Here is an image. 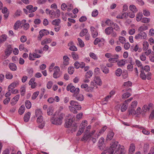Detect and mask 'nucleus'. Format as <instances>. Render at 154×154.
<instances>
[{"label":"nucleus","mask_w":154,"mask_h":154,"mask_svg":"<svg viewBox=\"0 0 154 154\" xmlns=\"http://www.w3.org/2000/svg\"><path fill=\"white\" fill-rule=\"evenodd\" d=\"M7 36L6 35H3L0 37V43H3L5 41L7 38Z\"/></svg>","instance_id":"41"},{"label":"nucleus","mask_w":154,"mask_h":154,"mask_svg":"<svg viewBox=\"0 0 154 154\" xmlns=\"http://www.w3.org/2000/svg\"><path fill=\"white\" fill-rule=\"evenodd\" d=\"M39 94V92L36 91L33 93L32 96L31 98L32 100H34L37 97Z\"/></svg>","instance_id":"53"},{"label":"nucleus","mask_w":154,"mask_h":154,"mask_svg":"<svg viewBox=\"0 0 154 154\" xmlns=\"http://www.w3.org/2000/svg\"><path fill=\"white\" fill-rule=\"evenodd\" d=\"M66 90L67 91H70L72 93H73L75 94H78L79 92V88H76L71 84H69L66 87Z\"/></svg>","instance_id":"7"},{"label":"nucleus","mask_w":154,"mask_h":154,"mask_svg":"<svg viewBox=\"0 0 154 154\" xmlns=\"http://www.w3.org/2000/svg\"><path fill=\"white\" fill-rule=\"evenodd\" d=\"M72 57L73 59L74 60H76L79 58V57L78 54L76 53L72 52L71 53Z\"/></svg>","instance_id":"38"},{"label":"nucleus","mask_w":154,"mask_h":154,"mask_svg":"<svg viewBox=\"0 0 154 154\" xmlns=\"http://www.w3.org/2000/svg\"><path fill=\"white\" fill-rule=\"evenodd\" d=\"M139 33L136 35L134 38L136 40L144 39L147 37V34L144 32L138 31Z\"/></svg>","instance_id":"8"},{"label":"nucleus","mask_w":154,"mask_h":154,"mask_svg":"<svg viewBox=\"0 0 154 154\" xmlns=\"http://www.w3.org/2000/svg\"><path fill=\"white\" fill-rule=\"evenodd\" d=\"M135 62L136 65L138 67L140 68V69H143V66L140 61L136 59Z\"/></svg>","instance_id":"33"},{"label":"nucleus","mask_w":154,"mask_h":154,"mask_svg":"<svg viewBox=\"0 0 154 154\" xmlns=\"http://www.w3.org/2000/svg\"><path fill=\"white\" fill-rule=\"evenodd\" d=\"M114 135V133L112 131H109L108 134L106 137V140H111Z\"/></svg>","instance_id":"29"},{"label":"nucleus","mask_w":154,"mask_h":154,"mask_svg":"<svg viewBox=\"0 0 154 154\" xmlns=\"http://www.w3.org/2000/svg\"><path fill=\"white\" fill-rule=\"evenodd\" d=\"M27 72L29 74V76L30 77L32 76L33 73V69L32 68H29L27 69Z\"/></svg>","instance_id":"49"},{"label":"nucleus","mask_w":154,"mask_h":154,"mask_svg":"<svg viewBox=\"0 0 154 154\" xmlns=\"http://www.w3.org/2000/svg\"><path fill=\"white\" fill-rule=\"evenodd\" d=\"M151 50L149 49L146 51L142 52L139 55L140 59L142 61H146L147 59L146 56H148L151 53Z\"/></svg>","instance_id":"5"},{"label":"nucleus","mask_w":154,"mask_h":154,"mask_svg":"<svg viewBox=\"0 0 154 154\" xmlns=\"http://www.w3.org/2000/svg\"><path fill=\"white\" fill-rule=\"evenodd\" d=\"M128 105L123 103L121 106V110L122 112H125L127 109Z\"/></svg>","instance_id":"57"},{"label":"nucleus","mask_w":154,"mask_h":154,"mask_svg":"<svg viewBox=\"0 0 154 154\" xmlns=\"http://www.w3.org/2000/svg\"><path fill=\"white\" fill-rule=\"evenodd\" d=\"M76 98L78 100L82 101L84 100V97L82 94H79L76 96Z\"/></svg>","instance_id":"44"},{"label":"nucleus","mask_w":154,"mask_h":154,"mask_svg":"<svg viewBox=\"0 0 154 154\" xmlns=\"http://www.w3.org/2000/svg\"><path fill=\"white\" fill-rule=\"evenodd\" d=\"M149 44L148 42L146 41H144L142 43V49L145 51H147L149 47Z\"/></svg>","instance_id":"17"},{"label":"nucleus","mask_w":154,"mask_h":154,"mask_svg":"<svg viewBox=\"0 0 154 154\" xmlns=\"http://www.w3.org/2000/svg\"><path fill=\"white\" fill-rule=\"evenodd\" d=\"M133 51L135 52H137L138 51V52H140L142 50V49L140 48H139V46L137 44L135 46L134 48L133 49Z\"/></svg>","instance_id":"59"},{"label":"nucleus","mask_w":154,"mask_h":154,"mask_svg":"<svg viewBox=\"0 0 154 154\" xmlns=\"http://www.w3.org/2000/svg\"><path fill=\"white\" fill-rule=\"evenodd\" d=\"M19 80H16L14 82L11 83L8 87V89H10L12 90L14 88L16 87L19 84Z\"/></svg>","instance_id":"15"},{"label":"nucleus","mask_w":154,"mask_h":154,"mask_svg":"<svg viewBox=\"0 0 154 154\" xmlns=\"http://www.w3.org/2000/svg\"><path fill=\"white\" fill-rule=\"evenodd\" d=\"M150 19L144 17L142 18L141 20V22L144 23H148L150 21Z\"/></svg>","instance_id":"52"},{"label":"nucleus","mask_w":154,"mask_h":154,"mask_svg":"<svg viewBox=\"0 0 154 154\" xmlns=\"http://www.w3.org/2000/svg\"><path fill=\"white\" fill-rule=\"evenodd\" d=\"M135 145L133 143L131 144L130 145L129 149V152L128 154H133L135 151Z\"/></svg>","instance_id":"22"},{"label":"nucleus","mask_w":154,"mask_h":154,"mask_svg":"<svg viewBox=\"0 0 154 154\" xmlns=\"http://www.w3.org/2000/svg\"><path fill=\"white\" fill-rule=\"evenodd\" d=\"M42 113L40 109H37L35 111V116L36 117L42 116Z\"/></svg>","instance_id":"37"},{"label":"nucleus","mask_w":154,"mask_h":154,"mask_svg":"<svg viewBox=\"0 0 154 154\" xmlns=\"http://www.w3.org/2000/svg\"><path fill=\"white\" fill-rule=\"evenodd\" d=\"M105 32L106 35H111L112 36L114 37H116L117 36V33L114 31L113 28L111 26L106 28L105 29Z\"/></svg>","instance_id":"6"},{"label":"nucleus","mask_w":154,"mask_h":154,"mask_svg":"<svg viewBox=\"0 0 154 154\" xmlns=\"http://www.w3.org/2000/svg\"><path fill=\"white\" fill-rule=\"evenodd\" d=\"M140 129L142 130V132L145 134L148 135L149 134V132L144 129L143 127H140Z\"/></svg>","instance_id":"64"},{"label":"nucleus","mask_w":154,"mask_h":154,"mask_svg":"<svg viewBox=\"0 0 154 154\" xmlns=\"http://www.w3.org/2000/svg\"><path fill=\"white\" fill-rule=\"evenodd\" d=\"M143 16L142 14L140 13H138L136 17L137 21L138 22H139L140 20L141 21L142 18Z\"/></svg>","instance_id":"45"},{"label":"nucleus","mask_w":154,"mask_h":154,"mask_svg":"<svg viewBox=\"0 0 154 154\" xmlns=\"http://www.w3.org/2000/svg\"><path fill=\"white\" fill-rule=\"evenodd\" d=\"M26 8L27 9L29 10V12H33L35 11L37 9V7H35L33 8V6L32 5H27Z\"/></svg>","instance_id":"20"},{"label":"nucleus","mask_w":154,"mask_h":154,"mask_svg":"<svg viewBox=\"0 0 154 154\" xmlns=\"http://www.w3.org/2000/svg\"><path fill=\"white\" fill-rule=\"evenodd\" d=\"M78 41L80 47L82 48L84 47L85 45L84 43L81 39L78 38Z\"/></svg>","instance_id":"58"},{"label":"nucleus","mask_w":154,"mask_h":154,"mask_svg":"<svg viewBox=\"0 0 154 154\" xmlns=\"http://www.w3.org/2000/svg\"><path fill=\"white\" fill-rule=\"evenodd\" d=\"M31 113L30 112H28L26 113L24 117V121L26 122H28Z\"/></svg>","instance_id":"35"},{"label":"nucleus","mask_w":154,"mask_h":154,"mask_svg":"<svg viewBox=\"0 0 154 154\" xmlns=\"http://www.w3.org/2000/svg\"><path fill=\"white\" fill-rule=\"evenodd\" d=\"M104 141V138L103 137H101L99 140V146H98L99 147V149L101 150H102L103 149V148L102 147V146L103 145V143Z\"/></svg>","instance_id":"25"},{"label":"nucleus","mask_w":154,"mask_h":154,"mask_svg":"<svg viewBox=\"0 0 154 154\" xmlns=\"http://www.w3.org/2000/svg\"><path fill=\"white\" fill-rule=\"evenodd\" d=\"M21 23L20 21L17 20L15 23L14 26V29L15 30H17L19 28V26L21 25Z\"/></svg>","instance_id":"32"},{"label":"nucleus","mask_w":154,"mask_h":154,"mask_svg":"<svg viewBox=\"0 0 154 154\" xmlns=\"http://www.w3.org/2000/svg\"><path fill=\"white\" fill-rule=\"evenodd\" d=\"M9 67L10 69L12 71H15L17 69L16 65L14 63H10L9 64Z\"/></svg>","instance_id":"27"},{"label":"nucleus","mask_w":154,"mask_h":154,"mask_svg":"<svg viewBox=\"0 0 154 154\" xmlns=\"http://www.w3.org/2000/svg\"><path fill=\"white\" fill-rule=\"evenodd\" d=\"M25 106L28 109H29L31 107V103L28 100H27L25 102Z\"/></svg>","instance_id":"56"},{"label":"nucleus","mask_w":154,"mask_h":154,"mask_svg":"<svg viewBox=\"0 0 154 154\" xmlns=\"http://www.w3.org/2000/svg\"><path fill=\"white\" fill-rule=\"evenodd\" d=\"M119 57L118 54H112L111 58L108 60V61L111 63H114L117 62Z\"/></svg>","instance_id":"11"},{"label":"nucleus","mask_w":154,"mask_h":154,"mask_svg":"<svg viewBox=\"0 0 154 154\" xmlns=\"http://www.w3.org/2000/svg\"><path fill=\"white\" fill-rule=\"evenodd\" d=\"M106 126H104L103 127L101 130L98 133H97L95 134V137H96V138H98L99 137L100 135L102 134H103L106 130Z\"/></svg>","instance_id":"21"},{"label":"nucleus","mask_w":154,"mask_h":154,"mask_svg":"<svg viewBox=\"0 0 154 154\" xmlns=\"http://www.w3.org/2000/svg\"><path fill=\"white\" fill-rule=\"evenodd\" d=\"M88 29H84L82 30L80 33V35L81 36H83L86 34L88 32Z\"/></svg>","instance_id":"48"},{"label":"nucleus","mask_w":154,"mask_h":154,"mask_svg":"<svg viewBox=\"0 0 154 154\" xmlns=\"http://www.w3.org/2000/svg\"><path fill=\"white\" fill-rule=\"evenodd\" d=\"M70 104L71 106H69V108L70 111L74 113H77V110H80L81 109V106L76 101L71 100Z\"/></svg>","instance_id":"2"},{"label":"nucleus","mask_w":154,"mask_h":154,"mask_svg":"<svg viewBox=\"0 0 154 154\" xmlns=\"http://www.w3.org/2000/svg\"><path fill=\"white\" fill-rule=\"evenodd\" d=\"M12 50L13 49L10 45H8L5 51V54L7 56H9L11 54Z\"/></svg>","instance_id":"18"},{"label":"nucleus","mask_w":154,"mask_h":154,"mask_svg":"<svg viewBox=\"0 0 154 154\" xmlns=\"http://www.w3.org/2000/svg\"><path fill=\"white\" fill-rule=\"evenodd\" d=\"M64 116V114L61 113L56 117H52L51 119V121L53 124L60 125L62 123L63 119Z\"/></svg>","instance_id":"3"},{"label":"nucleus","mask_w":154,"mask_h":154,"mask_svg":"<svg viewBox=\"0 0 154 154\" xmlns=\"http://www.w3.org/2000/svg\"><path fill=\"white\" fill-rule=\"evenodd\" d=\"M49 33V32L47 30L45 29L41 30L39 32V36L38 37V38L41 39L43 36L48 35Z\"/></svg>","instance_id":"12"},{"label":"nucleus","mask_w":154,"mask_h":154,"mask_svg":"<svg viewBox=\"0 0 154 154\" xmlns=\"http://www.w3.org/2000/svg\"><path fill=\"white\" fill-rule=\"evenodd\" d=\"M148 29V27L145 24H143L139 27L138 29V31L144 32V31Z\"/></svg>","instance_id":"28"},{"label":"nucleus","mask_w":154,"mask_h":154,"mask_svg":"<svg viewBox=\"0 0 154 154\" xmlns=\"http://www.w3.org/2000/svg\"><path fill=\"white\" fill-rule=\"evenodd\" d=\"M20 97V95L17 94L11 100V104L12 106L15 105L18 101Z\"/></svg>","instance_id":"16"},{"label":"nucleus","mask_w":154,"mask_h":154,"mask_svg":"<svg viewBox=\"0 0 154 154\" xmlns=\"http://www.w3.org/2000/svg\"><path fill=\"white\" fill-rule=\"evenodd\" d=\"M50 17L51 19L57 18L55 15V12L53 10H51L50 11Z\"/></svg>","instance_id":"40"},{"label":"nucleus","mask_w":154,"mask_h":154,"mask_svg":"<svg viewBox=\"0 0 154 154\" xmlns=\"http://www.w3.org/2000/svg\"><path fill=\"white\" fill-rule=\"evenodd\" d=\"M113 29H114L116 31H119L120 30V28L119 26L116 23H114L113 24Z\"/></svg>","instance_id":"63"},{"label":"nucleus","mask_w":154,"mask_h":154,"mask_svg":"<svg viewBox=\"0 0 154 154\" xmlns=\"http://www.w3.org/2000/svg\"><path fill=\"white\" fill-rule=\"evenodd\" d=\"M68 72L70 75L72 74L74 71V68L73 66H70L68 68Z\"/></svg>","instance_id":"55"},{"label":"nucleus","mask_w":154,"mask_h":154,"mask_svg":"<svg viewBox=\"0 0 154 154\" xmlns=\"http://www.w3.org/2000/svg\"><path fill=\"white\" fill-rule=\"evenodd\" d=\"M132 85V83L131 82L128 81L127 82H124L123 84V87L124 88H125L127 87L131 86Z\"/></svg>","instance_id":"46"},{"label":"nucleus","mask_w":154,"mask_h":154,"mask_svg":"<svg viewBox=\"0 0 154 154\" xmlns=\"http://www.w3.org/2000/svg\"><path fill=\"white\" fill-rule=\"evenodd\" d=\"M95 132V131L94 130L92 131V132L89 134H85L81 140L82 141H83L85 140L87 141L89 140H92L93 143H95L96 142V139H97L96 137H95V135L94 134Z\"/></svg>","instance_id":"4"},{"label":"nucleus","mask_w":154,"mask_h":154,"mask_svg":"<svg viewBox=\"0 0 154 154\" xmlns=\"http://www.w3.org/2000/svg\"><path fill=\"white\" fill-rule=\"evenodd\" d=\"M73 121L71 115L70 114L68 115L66 119L65 123V126L66 128H69L72 125Z\"/></svg>","instance_id":"9"},{"label":"nucleus","mask_w":154,"mask_h":154,"mask_svg":"<svg viewBox=\"0 0 154 154\" xmlns=\"http://www.w3.org/2000/svg\"><path fill=\"white\" fill-rule=\"evenodd\" d=\"M128 112L129 115H131L133 116L135 115V114H136L135 110L134 109V108L131 107H129L128 108Z\"/></svg>","instance_id":"30"},{"label":"nucleus","mask_w":154,"mask_h":154,"mask_svg":"<svg viewBox=\"0 0 154 154\" xmlns=\"http://www.w3.org/2000/svg\"><path fill=\"white\" fill-rule=\"evenodd\" d=\"M93 75V72L92 71L89 70L87 72L85 75V77L90 78Z\"/></svg>","instance_id":"51"},{"label":"nucleus","mask_w":154,"mask_h":154,"mask_svg":"<svg viewBox=\"0 0 154 154\" xmlns=\"http://www.w3.org/2000/svg\"><path fill=\"white\" fill-rule=\"evenodd\" d=\"M25 107L23 105H22L19 108L18 112L20 115H22L25 111Z\"/></svg>","instance_id":"39"},{"label":"nucleus","mask_w":154,"mask_h":154,"mask_svg":"<svg viewBox=\"0 0 154 154\" xmlns=\"http://www.w3.org/2000/svg\"><path fill=\"white\" fill-rule=\"evenodd\" d=\"M20 92L22 96H24L25 94L26 89L25 87L23 86L20 88Z\"/></svg>","instance_id":"60"},{"label":"nucleus","mask_w":154,"mask_h":154,"mask_svg":"<svg viewBox=\"0 0 154 154\" xmlns=\"http://www.w3.org/2000/svg\"><path fill=\"white\" fill-rule=\"evenodd\" d=\"M131 94L129 92H127L123 94L122 96V98L123 99H126L130 96Z\"/></svg>","instance_id":"42"},{"label":"nucleus","mask_w":154,"mask_h":154,"mask_svg":"<svg viewBox=\"0 0 154 154\" xmlns=\"http://www.w3.org/2000/svg\"><path fill=\"white\" fill-rule=\"evenodd\" d=\"M95 83L99 86H101L102 85V81L99 77H96L94 79Z\"/></svg>","instance_id":"26"},{"label":"nucleus","mask_w":154,"mask_h":154,"mask_svg":"<svg viewBox=\"0 0 154 154\" xmlns=\"http://www.w3.org/2000/svg\"><path fill=\"white\" fill-rule=\"evenodd\" d=\"M125 154V151L124 149H120V146L118 143L116 142L111 145L110 147L103 152L101 154Z\"/></svg>","instance_id":"1"},{"label":"nucleus","mask_w":154,"mask_h":154,"mask_svg":"<svg viewBox=\"0 0 154 154\" xmlns=\"http://www.w3.org/2000/svg\"><path fill=\"white\" fill-rule=\"evenodd\" d=\"M89 55L91 58L95 60H97L98 59V57L93 52L90 53Z\"/></svg>","instance_id":"50"},{"label":"nucleus","mask_w":154,"mask_h":154,"mask_svg":"<svg viewBox=\"0 0 154 154\" xmlns=\"http://www.w3.org/2000/svg\"><path fill=\"white\" fill-rule=\"evenodd\" d=\"M35 78H32L29 82V85H31V88H35L37 85V84L35 82Z\"/></svg>","instance_id":"14"},{"label":"nucleus","mask_w":154,"mask_h":154,"mask_svg":"<svg viewBox=\"0 0 154 154\" xmlns=\"http://www.w3.org/2000/svg\"><path fill=\"white\" fill-rule=\"evenodd\" d=\"M119 40L120 43L122 44H123L125 43L126 39L125 38L123 37L119 36Z\"/></svg>","instance_id":"61"},{"label":"nucleus","mask_w":154,"mask_h":154,"mask_svg":"<svg viewBox=\"0 0 154 154\" xmlns=\"http://www.w3.org/2000/svg\"><path fill=\"white\" fill-rule=\"evenodd\" d=\"M141 108L140 107H138L136 110H135L136 114L135 115H136V116L138 117L139 116L140 114L141 113L140 112Z\"/></svg>","instance_id":"62"},{"label":"nucleus","mask_w":154,"mask_h":154,"mask_svg":"<svg viewBox=\"0 0 154 154\" xmlns=\"http://www.w3.org/2000/svg\"><path fill=\"white\" fill-rule=\"evenodd\" d=\"M128 16V13L125 12L123 14H120L118 15L116 18L119 19H122L124 18H126Z\"/></svg>","instance_id":"24"},{"label":"nucleus","mask_w":154,"mask_h":154,"mask_svg":"<svg viewBox=\"0 0 154 154\" xmlns=\"http://www.w3.org/2000/svg\"><path fill=\"white\" fill-rule=\"evenodd\" d=\"M61 22L59 19H56L54 20L52 22V24L55 26H59Z\"/></svg>","instance_id":"36"},{"label":"nucleus","mask_w":154,"mask_h":154,"mask_svg":"<svg viewBox=\"0 0 154 154\" xmlns=\"http://www.w3.org/2000/svg\"><path fill=\"white\" fill-rule=\"evenodd\" d=\"M87 125V121L86 120H85L81 124L80 126L79 129L81 130H83V131H84L85 127Z\"/></svg>","instance_id":"31"},{"label":"nucleus","mask_w":154,"mask_h":154,"mask_svg":"<svg viewBox=\"0 0 154 154\" xmlns=\"http://www.w3.org/2000/svg\"><path fill=\"white\" fill-rule=\"evenodd\" d=\"M90 30L91 33V35L93 38H95L97 37L98 33L97 29L93 26H91L90 27Z\"/></svg>","instance_id":"13"},{"label":"nucleus","mask_w":154,"mask_h":154,"mask_svg":"<svg viewBox=\"0 0 154 154\" xmlns=\"http://www.w3.org/2000/svg\"><path fill=\"white\" fill-rule=\"evenodd\" d=\"M140 76L141 79L143 80H145L146 79V75L144 71H143V69H140Z\"/></svg>","instance_id":"23"},{"label":"nucleus","mask_w":154,"mask_h":154,"mask_svg":"<svg viewBox=\"0 0 154 154\" xmlns=\"http://www.w3.org/2000/svg\"><path fill=\"white\" fill-rule=\"evenodd\" d=\"M129 8L130 10L133 12L136 13L137 11V9L136 6L134 5H130Z\"/></svg>","instance_id":"43"},{"label":"nucleus","mask_w":154,"mask_h":154,"mask_svg":"<svg viewBox=\"0 0 154 154\" xmlns=\"http://www.w3.org/2000/svg\"><path fill=\"white\" fill-rule=\"evenodd\" d=\"M54 73L53 74V77L55 79H57L60 76V69L58 66H55L54 68Z\"/></svg>","instance_id":"10"},{"label":"nucleus","mask_w":154,"mask_h":154,"mask_svg":"<svg viewBox=\"0 0 154 154\" xmlns=\"http://www.w3.org/2000/svg\"><path fill=\"white\" fill-rule=\"evenodd\" d=\"M122 70L120 68H118L115 72L116 75L117 76H119L122 74Z\"/></svg>","instance_id":"54"},{"label":"nucleus","mask_w":154,"mask_h":154,"mask_svg":"<svg viewBox=\"0 0 154 154\" xmlns=\"http://www.w3.org/2000/svg\"><path fill=\"white\" fill-rule=\"evenodd\" d=\"M63 64L65 66L68 65L69 64V58L67 56H64L63 57Z\"/></svg>","instance_id":"19"},{"label":"nucleus","mask_w":154,"mask_h":154,"mask_svg":"<svg viewBox=\"0 0 154 154\" xmlns=\"http://www.w3.org/2000/svg\"><path fill=\"white\" fill-rule=\"evenodd\" d=\"M5 77L7 79H11L13 77V75L11 73L8 72L5 75Z\"/></svg>","instance_id":"47"},{"label":"nucleus","mask_w":154,"mask_h":154,"mask_svg":"<svg viewBox=\"0 0 154 154\" xmlns=\"http://www.w3.org/2000/svg\"><path fill=\"white\" fill-rule=\"evenodd\" d=\"M126 60L125 59H122L117 62L118 65L119 66H124L126 63Z\"/></svg>","instance_id":"34"}]
</instances>
